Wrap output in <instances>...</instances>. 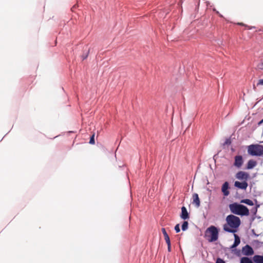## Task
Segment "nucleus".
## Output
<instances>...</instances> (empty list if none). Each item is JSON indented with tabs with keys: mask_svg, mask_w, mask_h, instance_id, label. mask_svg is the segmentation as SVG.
Masks as SVG:
<instances>
[{
	"mask_svg": "<svg viewBox=\"0 0 263 263\" xmlns=\"http://www.w3.org/2000/svg\"><path fill=\"white\" fill-rule=\"evenodd\" d=\"M227 223L223 225V230L229 233L236 232L240 224V220L238 217L229 215L226 217Z\"/></svg>",
	"mask_w": 263,
	"mask_h": 263,
	"instance_id": "nucleus-1",
	"label": "nucleus"
},
{
	"mask_svg": "<svg viewBox=\"0 0 263 263\" xmlns=\"http://www.w3.org/2000/svg\"><path fill=\"white\" fill-rule=\"evenodd\" d=\"M231 212L235 214L239 215H248L249 209L245 205L237 203H233L229 205Z\"/></svg>",
	"mask_w": 263,
	"mask_h": 263,
	"instance_id": "nucleus-2",
	"label": "nucleus"
},
{
	"mask_svg": "<svg viewBox=\"0 0 263 263\" xmlns=\"http://www.w3.org/2000/svg\"><path fill=\"white\" fill-rule=\"evenodd\" d=\"M205 236L209 242H214L218 238V229L213 226L209 227L205 231Z\"/></svg>",
	"mask_w": 263,
	"mask_h": 263,
	"instance_id": "nucleus-3",
	"label": "nucleus"
},
{
	"mask_svg": "<svg viewBox=\"0 0 263 263\" xmlns=\"http://www.w3.org/2000/svg\"><path fill=\"white\" fill-rule=\"evenodd\" d=\"M248 153L253 156H261L263 155V145L251 144L248 147Z\"/></svg>",
	"mask_w": 263,
	"mask_h": 263,
	"instance_id": "nucleus-4",
	"label": "nucleus"
},
{
	"mask_svg": "<svg viewBox=\"0 0 263 263\" xmlns=\"http://www.w3.org/2000/svg\"><path fill=\"white\" fill-rule=\"evenodd\" d=\"M242 253L244 255L251 256L254 254V250L252 248L247 245L242 248Z\"/></svg>",
	"mask_w": 263,
	"mask_h": 263,
	"instance_id": "nucleus-5",
	"label": "nucleus"
},
{
	"mask_svg": "<svg viewBox=\"0 0 263 263\" xmlns=\"http://www.w3.org/2000/svg\"><path fill=\"white\" fill-rule=\"evenodd\" d=\"M243 163V159L241 155H237L234 157V165L237 167L240 168Z\"/></svg>",
	"mask_w": 263,
	"mask_h": 263,
	"instance_id": "nucleus-6",
	"label": "nucleus"
},
{
	"mask_svg": "<svg viewBox=\"0 0 263 263\" xmlns=\"http://www.w3.org/2000/svg\"><path fill=\"white\" fill-rule=\"evenodd\" d=\"M236 178L239 180H244L246 181L249 178V174L243 171H239L236 174Z\"/></svg>",
	"mask_w": 263,
	"mask_h": 263,
	"instance_id": "nucleus-7",
	"label": "nucleus"
},
{
	"mask_svg": "<svg viewBox=\"0 0 263 263\" xmlns=\"http://www.w3.org/2000/svg\"><path fill=\"white\" fill-rule=\"evenodd\" d=\"M180 218L184 220L190 218L189 213L187 212V211L185 206H182L181 208Z\"/></svg>",
	"mask_w": 263,
	"mask_h": 263,
	"instance_id": "nucleus-8",
	"label": "nucleus"
},
{
	"mask_svg": "<svg viewBox=\"0 0 263 263\" xmlns=\"http://www.w3.org/2000/svg\"><path fill=\"white\" fill-rule=\"evenodd\" d=\"M234 185L239 189L246 190L248 186V184L246 181L241 182L237 181L235 182Z\"/></svg>",
	"mask_w": 263,
	"mask_h": 263,
	"instance_id": "nucleus-9",
	"label": "nucleus"
},
{
	"mask_svg": "<svg viewBox=\"0 0 263 263\" xmlns=\"http://www.w3.org/2000/svg\"><path fill=\"white\" fill-rule=\"evenodd\" d=\"M229 187V183L228 182H225L222 186L221 191L225 196H228L230 194L228 191Z\"/></svg>",
	"mask_w": 263,
	"mask_h": 263,
	"instance_id": "nucleus-10",
	"label": "nucleus"
},
{
	"mask_svg": "<svg viewBox=\"0 0 263 263\" xmlns=\"http://www.w3.org/2000/svg\"><path fill=\"white\" fill-rule=\"evenodd\" d=\"M193 204H194L196 207H199L200 205V199L197 193H194L193 195Z\"/></svg>",
	"mask_w": 263,
	"mask_h": 263,
	"instance_id": "nucleus-11",
	"label": "nucleus"
},
{
	"mask_svg": "<svg viewBox=\"0 0 263 263\" xmlns=\"http://www.w3.org/2000/svg\"><path fill=\"white\" fill-rule=\"evenodd\" d=\"M257 165V162L256 161L251 159L249 160L247 163V169L250 170L254 168Z\"/></svg>",
	"mask_w": 263,
	"mask_h": 263,
	"instance_id": "nucleus-12",
	"label": "nucleus"
},
{
	"mask_svg": "<svg viewBox=\"0 0 263 263\" xmlns=\"http://www.w3.org/2000/svg\"><path fill=\"white\" fill-rule=\"evenodd\" d=\"M253 260L255 263H263V256L255 255L253 258Z\"/></svg>",
	"mask_w": 263,
	"mask_h": 263,
	"instance_id": "nucleus-13",
	"label": "nucleus"
},
{
	"mask_svg": "<svg viewBox=\"0 0 263 263\" xmlns=\"http://www.w3.org/2000/svg\"><path fill=\"white\" fill-rule=\"evenodd\" d=\"M234 238H235L234 242L233 245H232V246L231 247V248H234L236 247L237 246L239 245V244L240 242V238L237 235L235 234Z\"/></svg>",
	"mask_w": 263,
	"mask_h": 263,
	"instance_id": "nucleus-14",
	"label": "nucleus"
},
{
	"mask_svg": "<svg viewBox=\"0 0 263 263\" xmlns=\"http://www.w3.org/2000/svg\"><path fill=\"white\" fill-rule=\"evenodd\" d=\"M240 263H253V262L248 257H243L241 258Z\"/></svg>",
	"mask_w": 263,
	"mask_h": 263,
	"instance_id": "nucleus-15",
	"label": "nucleus"
},
{
	"mask_svg": "<svg viewBox=\"0 0 263 263\" xmlns=\"http://www.w3.org/2000/svg\"><path fill=\"white\" fill-rule=\"evenodd\" d=\"M241 202L246 203L249 205H253L254 204L253 202L249 199H243L241 200Z\"/></svg>",
	"mask_w": 263,
	"mask_h": 263,
	"instance_id": "nucleus-16",
	"label": "nucleus"
},
{
	"mask_svg": "<svg viewBox=\"0 0 263 263\" xmlns=\"http://www.w3.org/2000/svg\"><path fill=\"white\" fill-rule=\"evenodd\" d=\"M189 223L187 221H184L182 225V231H186L188 229Z\"/></svg>",
	"mask_w": 263,
	"mask_h": 263,
	"instance_id": "nucleus-17",
	"label": "nucleus"
},
{
	"mask_svg": "<svg viewBox=\"0 0 263 263\" xmlns=\"http://www.w3.org/2000/svg\"><path fill=\"white\" fill-rule=\"evenodd\" d=\"M257 68L261 70H263V57L260 59L259 63L257 65Z\"/></svg>",
	"mask_w": 263,
	"mask_h": 263,
	"instance_id": "nucleus-18",
	"label": "nucleus"
},
{
	"mask_svg": "<svg viewBox=\"0 0 263 263\" xmlns=\"http://www.w3.org/2000/svg\"><path fill=\"white\" fill-rule=\"evenodd\" d=\"M162 233L164 235V239L166 240V239H167L168 238H170L168 235L167 234L165 229L164 228H162Z\"/></svg>",
	"mask_w": 263,
	"mask_h": 263,
	"instance_id": "nucleus-19",
	"label": "nucleus"
},
{
	"mask_svg": "<svg viewBox=\"0 0 263 263\" xmlns=\"http://www.w3.org/2000/svg\"><path fill=\"white\" fill-rule=\"evenodd\" d=\"M95 143V135H92V136L90 137V139L89 141V143L91 144H94Z\"/></svg>",
	"mask_w": 263,
	"mask_h": 263,
	"instance_id": "nucleus-20",
	"label": "nucleus"
},
{
	"mask_svg": "<svg viewBox=\"0 0 263 263\" xmlns=\"http://www.w3.org/2000/svg\"><path fill=\"white\" fill-rule=\"evenodd\" d=\"M175 230L176 233H179L180 231L179 224H177L175 227Z\"/></svg>",
	"mask_w": 263,
	"mask_h": 263,
	"instance_id": "nucleus-21",
	"label": "nucleus"
},
{
	"mask_svg": "<svg viewBox=\"0 0 263 263\" xmlns=\"http://www.w3.org/2000/svg\"><path fill=\"white\" fill-rule=\"evenodd\" d=\"M216 263H225V262L222 259L218 258L217 259Z\"/></svg>",
	"mask_w": 263,
	"mask_h": 263,
	"instance_id": "nucleus-22",
	"label": "nucleus"
},
{
	"mask_svg": "<svg viewBox=\"0 0 263 263\" xmlns=\"http://www.w3.org/2000/svg\"><path fill=\"white\" fill-rule=\"evenodd\" d=\"M167 246H171V241L170 238L167 239L165 240Z\"/></svg>",
	"mask_w": 263,
	"mask_h": 263,
	"instance_id": "nucleus-23",
	"label": "nucleus"
},
{
	"mask_svg": "<svg viewBox=\"0 0 263 263\" xmlns=\"http://www.w3.org/2000/svg\"><path fill=\"white\" fill-rule=\"evenodd\" d=\"M257 85H263V79L259 80Z\"/></svg>",
	"mask_w": 263,
	"mask_h": 263,
	"instance_id": "nucleus-24",
	"label": "nucleus"
},
{
	"mask_svg": "<svg viewBox=\"0 0 263 263\" xmlns=\"http://www.w3.org/2000/svg\"><path fill=\"white\" fill-rule=\"evenodd\" d=\"M167 250H168V252H171V246H167Z\"/></svg>",
	"mask_w": 263,
	"mask_h": 263,
	"instance_id": "nucleus-25",
	"label": "nucleus"
},
{
	"mask_svg": "<svg viewBox=\"0 0 263 263\" xmlns=\"http://www.w3.org/2000/svg\"><path fill=\"white\" fill-rule=\"evenodd\" d=\"M263 123V119L258 122V125H260Z\"/></svg>",
	"mask_w": 263,
	"mask_h": 263,
	"instance_id": "nucleus-26",
	"label": "nucleus"
},
{
	"mask_svg": "<svg viewBox=\"0 0 263 263\" xmlns=\"http://www.w3.org/2000/svg\"><path fill=\"white\" fill-rule=\"evenodd\" d=\"M238 25H240V26H245V24H243L242 23H238Z\"/></svg>",
	"mask_w": 263,
	"mask_h": 263,
	"instance_id": "nucleus-27",
	"label": "nucleus"
},
{
	"mask_svg": "<svg viewBox=\"0 0 263 263\" xmlns=\"http://www.w3.org/2000/svg\"><path fill=\"white\" fill-rule=\"evenodd\" d=\"M247 28H248V29H251L252 28H254V27H252L250 26H247Z\"/></svg>",
	"mask_w": 263,
	"mask_h": 263,
	"instance_id": "nucleus-28",
	"label": "nucleus"
}]
</instances>
